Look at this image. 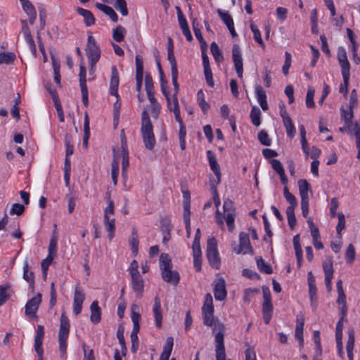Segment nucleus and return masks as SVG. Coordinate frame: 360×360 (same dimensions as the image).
Listing matches in <instances>:
<instances>
[{"label":"nucleus","mask_w":360,"mask_h":360,"mask_svg":"<svg viewBox=\"0 0 360 360\" xmlns=\"http://www.w3.org/2000/svg\"><path fill=\"white\" fill-rule=\"evenodd\" d=\"M141 131L143 141L146 149L152 150L155 145V139L153 131V125L148 112L144 110L141 114Z\"/></svg>","instance_id":"f257e3e1"},{"label":"nucleus","mask_w":360,"mask_h":360,"mask_svg":"<svg viewBox=\"0 0 360 360\" xmlns=\"http://www.w3.org/2000/svg\"><path fill=\"white\" fill-rule=\"evenodd\" d=\"M223 208L224 215H222L219 210L216 211V221L219 226H224L223 219L224 218L228 225L229 230L232 231L234 228L236 215L233 202L229 199L225 200L224 202Z\"/></svg>","instance_id":"f03ea898"},{"label":"nucleus","mask_w":360,"mask_h":360,"mask_svg":"<svg viewBox=\"0 0 360 360\" xmlns=\"http://www.w3.org/2000/svg\"><path fill=\"white\" fill-rule=\"evenodd\" d=\"M70 321L65 313H62L60 319V329L58 332L59 350L61 357L65 355L67 350V340L70 332Z\"/></svg>","instance_id":"7ed1b4c3"},{"label":"nucleus","mask_w":360,"mask_h":360,"mask_svg":"<svg viewBox=\"0 0 360 360\" xmlns=\"http://www.w3.org/2000/svg\"><path fill=\"white\" fill-rule=\"evenodd\" d=\"M206 256L210 266L219 269L221 266V259L217 250V240L214 237L210 238L207 242Z\"/></svg>","instance_id":"20e7f679"},{"label":"nucleus","mask_w":360,"mask_h":360,"mask_svg":"<svg viewBox=\"0 0 360 360\" xmlns=\"http://www.w3.org/2000/svg\"><path fill=\"white\" fill-rule=\"evenodd\" d=\"M231 247L236 254L242 253L245 255L253 253V249L250 245L249 235L244 232L240 233L239 235V244H237L236 242H233Z\"/></svg>","instance_id":"39448f33"},{"label":"nucleus","mask_w":360,"mask_h":360,"mask_svg":"<svg viewBox=\"0 0 360 360\" xmlns=\"http://www.w3.org/2000/svg\"><path fill=\"white\" fill-rule=\"evenodd\" d=\"M86 52L90 65H91V69H93V67L100 58L101 51L98 46L96 45L95 39L91 35L88 37Z\"/></svg>","instance_id":"423d86ee"},{"label":"nucleus","mask_w":360,"mask_h":360,"mask_svg":"<svg viewBox=\"0 0 360 360\" xmlns=\"http://www.w3.org/2000/svg\"><path fill=\"white\" fill-rule=\"evenodd\" d=\"M338 59L341 67V72L345 82V87L349 82L350 77V64L347 59L346 51L344 49H339L338 52Z\"/></svg>","instance_id":"0eeeda50"},{"label":"nucleus","mask_w":360,"mask_h":360,"mask_svg":"<svg viewBox=\"0 0 360 360\" xmlns=\"http://www.w3.org/2000/svg\"><path fill=\"white\" fill-rule=\"evenodd\" d=\"M207 157L209 159V163L211 167V169L214 172V174L216 176V179H210V184L212 187H214L217 185H218L221 181V171H220V167L218 164L216 157L210 151H207Z\"/></svg>","instance_id":"6e6552de"},{"label":"nucleus","mask_w":360,"mask_h":360,"mask_svg":"<svg viewBox=\"0 0 360 360\" xmlns=\"http://www.w3.org/2000/svg\"><path fill=\"white\" fill-rule=\"evenodd\" d=\"M41 302V295L38 293L35 297L30 299L25 304V314L30 318L37 317L36 313Z\"/></svg>","instance_id":"1a4fd4ad"},{"label":"nucleus","mask_w":360,"mask_h":360,"mask_svg":"<svg viewBox=\"0 0 360 360\" xmlns=\"http://www.w3.org/2000/svg\"><path fill=\"white\" fill-rule=\"evenodd\" d=\"M232 57L236 72L238 77L242 78L243 72V58L238 45H233V46Z\"/></svg>","instance_id":"9d476101"},{"label":"nucleus","mask_w":360,"mask_h":360,"mask_svg":"<svg viewBox=\"0 0 360 360\" xmlns=\"http://www.w3.org/2000/svg\"><path fill=\"white\" fill-rule=\"evenodd\" d=\"M84 299L85 295L84 292L79 286L77 285L75 289L73 302V311L76 316L81 313Z\"/></svg>","instance_id":"9b49d317"},{"label":"nucleus","mask_w":360,"mask_h":360,"mask_svg":"<svg viewBox=\"0 0 360 360\" xmlns=\"http://www.w3.org/2000/svg\"><path fill=\"white\" fill-rule=\"evenodd\" d=\"M263 319L264 322L266 324H269L270 322V291L268 286H263Z\"/></svg>","instance_id":"f8f14e48"},{"label":"nucleus","mask_w":360,"mask_h":360,"mask_svg":"<svg viewBox=\"0 0 360 360\" xmlns=\"http://www.w3.org/2000/svg\"><path fill=\"white\" fill-rule=\"evenodd\" d=\"M21 25H22V33L26 39V41L29 44L30 49L33 53V55H36L37 53V49L36 46L34 41V39L32 38L30 30L28 27L27 22L25 20H21Z\"/></svg>","instance_id":"ddd939ff"},{"label":"nucleus","mask_w":360,"mask_h":360,"mask_svg":"<svg viewBox=\"0 0 360 360\" xmlns=\"http://www.w3.org/2000/svg\"><path fill=\"white\" fill-rule=\"evenodd\" d=\"M226 295L225 280L223 278H219L217 279L214 288V298L217 300L222 301L226 298Z\"/></svg>","instance_id":"4468645a"},{"label":"nucleus","mask_w":360,"mask_h":360,"mask_svg":"<svg viewBox=\"0 0 360 360\" xmlns=\"http://www.w3.org/2000/svg\"><path fill=\"white\" fill-rule=\"evenodd\" d=\"M304 325V317L302 314H299L296 317L295 338L299 340V345L301 347L304 345L303 328Z\"/></svg>","instance_id":"2eb2a0df"},{"label":"nucleus","mask_w":360,"mask_h":360,"mask_svg":"<svg viewBox=\"0 0 360 360\" xmlns=\"http://www.w3.org/2000/svg\"><path fill=\"white\" fill-rule=\"evenodd\" d=\"M131 278L132 288L137 297H141L143 291V280L139 273L130 274Z\"/></svg>","instance_id":"dca6fc26"},{"label":"nucleus","mask_w":360,"mask_h":360,"mask_svg":"<svg viewBox=\"0 0 360 360\" xmlns=\"http://www.w3.org/2000/svg\"><path fill=\"white\" fill-rule=\"evenodd\" d=\"M225 326L224 325L219 321H216L214 323L213 330L217 331L215 335L216 348L224 347V333Z\"/></svg>","instance_id":"f3484780"},{"label":"nucleus","mask_w":360,"mask_h":360,"mask_svg":"<svg viewBox=\"0 0 360 360\" xmlns=\"http://www.w3.org/2000/svg\"><path fill=\"white\" fill-rule=\"evenodd\" d=\"M307 280H308L309 292V296H310V299H311V305L314 308H316V300H317V297H316L317 289H316V287L315 285L314 277L311 271L308 273Z\"/></svg>","instance_id":"a211bd4d"},{"label":"nucleus","mask_w":360,"mask_h":360,"mask_svg":"<svg viewBox=\"0 0 360 360\" xmlns=\"http://www.w3.org/2000/svg\"><path fill=\"white\" fill-rule=\"evenodd\" d=\"M111 71L112 74L110 78V91L111 95L117 98L119 96L117 93L119 86V74L115 66H112L111 68Z\"/></svg>","instance_id":"6ab92c4d"},{"label":"nucleus","mask_w":360,"mask_h":360,"mask_svg":"<svg viewBox=\"0 0 360 360\" xmlns=\"http://www.w3.org/2000/svg\"><path fill=\"white\" fill-rule=\"evenodd\" d=\"M162 278L164 281L176 285L179 281V274L176 271L168 269L161 271Z\"/></svg>","instance_id":"aec40b11"},{"label":"nucleus","mask_w":360,"mask_h":360,"mask_svg":"<svg viewBox=\"0 0 360 360\" xmlns=\"http://www.w3.org/2000/svg\"><path fill=\"white\" fill-rule=\"evenodd\" d=\"M153 311L154 314L155 325L158 328H160L162 326V315L161 311L160 300L158 296H155L154 298Z\"/></svg>","instance_id":"412c9836"},{"label":"nucleus","mask_w":360,"mask_h":360,"mask_svg":"<svg viewBox=\"0 0 360 360\" xmlns=\"http://www.w3.org/2000/svg\"><path fill=\"white\" fill-rule=\"evenodd\" d=\"M271 167L279 175L282 184H288V179L282 163L277 159H271Z\"/></svg>","instance_id":"4be33fe9"},{"label":"nucleus","mask_w":360,"mask_h":360,"mask_svg":"<svg viewBox=\"0 0 360 360\" xmlns=\"http://www.w3.org/2000/svg\"><path fill=\"white\" fill-rule=\"evenodd\" d=\"M139 307L136 304H133L131 307V321L133 322V329L131 333H138L140 330L139 321L141 319V314L136 311L139 310Z\"/></svg>","instance_id":"5701e85b"},{"label":"nucleus","mask_w":360,"mask_h":360,"mask_svg":"<svg viewBox=\"0 0 360 360\" xmlns=\"http://www.w3.org/2000/svg\"><path fill=\"white\" fill-rule=\"evenodd\" d=\"M255 94L258 103H259L262 109L264 111L269 109L268 103L266 101V94L265 91L259 85L255 86Z\"/></svg>","instance_id":"b1692460"},{"label":"nucleus","mask_w":360,"mask_h":360,"mask_svg":"<svg viewBox=\"0 0 360 360\" xmlns=\"http://www.w3.org/2000/svg\"><path fill=\"white\" fill-rule=\"evenodd\" d=\"M293 246L297 259V267L300 269L302 262V250L300 241V234H297L293 237Z\"/></svg>","instance_id":"393cba45"},{"label":"nucleus","mask_w":360,"mask_h":360,"mask_svg":"<svg viewBox=\"0 0 360 360\" xmlns=\"http://www.w3.org/2000/svg\"><path fill=\"white\" fill-rule=\"evenodd\" d=\"M91 316L90 320L94 323H98L101 321V309L98 306L97 301H94L90 307Z\"/></svg>","instance_id":"a878e982"},{"label":"nucleus","mask_w":360,"mask_h":360,"mask_svg":"<svg viewBox=\"0 0 360 360\" xmlns=\"http://www.w3.org/2000/svg\"><path fill=\"white\" fill-rule=\"evenodd\" d=\"M77 12L84 18V24L89 27L95 23V18L92 13L86 9L78 7L76 9Z\"/></svg>","instance_id":"bb28decb"},{"label":"nucleus","mask_w":360,"mask_h":360,"mask_svg":"<svg viewBox=\"0 0 360 360\" xmlns=\"http://www.w3.org/2000/svg\"><path fill=\"white\" fill-rule=\"evenodd\" d=\"M174 340L172 337H168L164 346L163 351L159 360H169L172 351Z\"/></svg>","instance_id":"cd10ccee"},{"label":"nucleus","mask_w":360,"mask_h":360,"mask_svg":"<svg viewBox=\"0 0 360 360\" xmlns=\"http://www.w3.org/2000/svg\"><path fill=\"white\" fill-rule=\"evenodd\" d=\"M96 8L103 12L105 15H108L110 18L115 22H117L118 16L115 11L110 6L97 3Z\"/></svg>","instance_id":"c85d7f7f"},{"label":"nucleus","mask_w":360,"mask_h":360,"mask_svg":"<svg viewBox=\"0 0 360 360\" xmlns=\"http://www.w3.org/2000/svg\"><path fill=\"white\" fill-rule=\"evenodd\" d=\"M183 207H184V221L188 224V219H190V207H191V201H190V195L186 194V193H184V202H183Z\"/></svg>","instance_id":"c756f323"},{"label":"nucleus","mask_w":360,"mask_h":360,"mask_svg":"<svg viewBox=\"0 0 360 360\" xmlns=\"http://www.w3.org/2000/svg\"><path fill=\"white\" fill-rule=\"evenodd\" d=\"M114 158L112 162L111 176L114 185L117 184V176L119 174V158L115 155V150H113Z\"/></svg>","instance_id":"7c9ffc66"},{"label":"nucleus","mask_w":360,"mask_h":360,"mask_svg":"<svg viewBox=\"0 0 360 360\" xmlns=\"http://www.w3.org/2000/svg\"><path fill=\"white\" fill-rule=\"evenodd\" d=\"M108 2L112 4L115 9L119 11L123 16L128 15L127 2L125 0H110Z\"/></svg>","instance_id":"2f4dec72"},{"label":"nucleus","mask_w":360,"mask_h":360,"mask_svg":"<svg viewBox=\"0 0 360 360\" xmlns=\"http://www.w3.org/2000/svg\"><path fill=\"white\" fill-rule=\"evenodd\" d=\"M298 185L301 199L309 198L310 184L308 181L306 179H300L298 181Z\"/></svg>","instance_id":"473e14b6"},{"label":"nucleus","mask_w":360,"mask_h":360,"mask_svg":"<svg viewBox=\"0 0 360 360\" xmlns=\"http://www.w3.org/2000/svg\"><path fill=\"white\" fill-rule=\"evenodd\" d=\"M103 223L105 224L106 230L108 231V236L111 240L114 236V232L115 231V218L104 217Z\"/></svg>","instance_id":"72a5a7b5"},{"label":"nucleus","mask_w":360,"mask_h":360,"mask_svg":"<svg viewBox=\"0 0 360 360\" xmlns=\"http://www.w3.org/2000/svg\"><path fill=\"white\" fill-rule=\"evenodd\" d=\"M160 268L161 271L172 269V260L169 255L165 253H162L160 256Z\"/></svg>","instance_id":"f704fd0d"},{"label":"nucleus","mask_w":360,"mask_h":360,"mask_svg":"<svg viewBox=\"0 0 360 360\" xmlns=\"http://www.w3.org/2000/svg\"><path fill=\"white\" fill-rule=\"evenodd\" d=\"M23 278L30 283V287L32 290H34V273L32 271H29V265L28 262H25L23 266Z\"/></svg>","instance_id":"c9c22d12"},{"label":"nucleus","mask_w":360,"mask_h":360,"mask_svg":"<svg viewBox=\"0 0 360 360\" xmlns=\"http://www.w3.org/2000/svg\"><path fill=\"white\" fill-rule=\"evenodd\" d=\"M84 137L82 140V144L84 148H87L88 146V141L90 137V128H89V120L87 113H85L84 115Z\"/></svg>","instance_id":"e433bc0d"},{"label":"nucleus","mask_w":360,"mask_h":360,"mask_svg":"<svg viewBox=\"0 0 360 360\" xmlns=\"http://www.w3.org/2000/svg\"><path fill=\"white\" fill-rule=\"evenodd\" d=\"M197 102L202 111L205 114L210 108V105L205 100V95L202 89L199 90L197 94Z\"/></svg>","instance_id":"4c0bfd02"},{"label":"nucleus","mask_w":360,"mask_h":360,"mask_svg":"<svg viewBox=\"0 0 360 360\" xmlns=\"http://www.w3.org/2000/svg\"><path fill=\"white\" fill-rule=\"evenodd\" d=\"M15 55L12 52H0V65L12 64L15 60Z\"/></svg>","instance_id":"58836bf2"},{"label":"nucleus","mask_w":360,"mask_h":360,"mask_svg":"<svg viewBox=\"0 0 360 360\" xmlns=\"http://www.w3.org/2000/svg\"><path fill=\"white\" fill-rule=\"evenodd\" d=\"M250 117L252 123L256 126L258 127L260 125V117H261V111L257 106H253L252 108Z\"/></svg>","instance_id":"ea45409f"},{"label":"nucleus","mask_w":360,"mask_h":360,"mask_svg":"<svg viewBox=\"0 0 360 360\" xmlns=\"http://www.w3.org/2000/svg\"><path fill=\"white\" fill-rule=\"evenodd\" d=\"M122 174H124L127 167L129 165V153L127 151L126 143H122Z\"/></svg>","instance_id":"a19ab883"},{"label":"nucleus","mask_w":360,"mask_h":360,"mask_svg":"<svg viewBox=\"0 0 360 360\" xmlns=\"http://www.w3.org/2000/svg\"><path fill=\"white\" fill-rule=\"evenodd\" d=\"M217 12L221 20L226 25L227 27L234 24L231 15L228 12H225L219 8L217 9Z\"/></svg>","instance_id":"79ce46f5"},{"label":"nucleus","mask_w":360,"mask_h":360,"mask_svg":"<svg viewBox=\"0 0 360 360\" xmlns=\"http://www.w3.org/2000/svg\"><path fill=\"white\" fill-rule=\"evenodd\" d=\"M126 30L121 25H118L112 32V38L117 42H121L124 40Z\"/></svg>","instance_id":"37998d69"},{"label":"nucleus","mask_w":360,"mask_h":360,"mask_svg":"<svg viewBox=\"0 0 360 360\" xmlns=\"http://www.w3.org/2000/svg\"><path fill=\"white\" fill-rule=\"evenodd\" d=\"M283 123L286 129L287 136L289 138L292 139L295 136L296 129L292 120L285 118V120H283Z\"/></svg>","instance_id":"c03bdc74"},{"label":"nucleus","mask_w":360,"mask_h":360,"mask_svg":"<svg viewBox=\"0 0 360 360\" xmlns=\"http://www.w3.org/2000/svg\"><path fill=\"white\" fill-rule=\"evenodd\" d=\"M129 243H130L132 252L134 254L136 255L138 252V250H139V241L137 231L135 229H134L132 231Z\"/></svg>","instance_id":"a18cd8bd"},{"label":"nucleus","mask_w":360,"mask_h":360,"mask_svg":"<svg viewBox=\"0 0 360 360\" xmlns=\"http://www.w3.org/2000/svg\"><path fill=\"white\" fill-rule=\"evenodd\" d=\"M202 311H214L213 300L210 293L205 295Z\"/></svg>","instance_id":"49530a36"},{"label":"nucleus","mask_w":360,"mask_h":360,"mask_svg":"<svg viewBox=\"0 0 360 360\" xmlns=\"http://www.w3.org/2000/svg\"><path fill=\"white\" fill-rule=\"evenodd\" d=\"M9 288V283L0 285V306L3 305L9 299L11 295L6 292Z\"/></svg>","instance_id":"de8ad7c7"},{"label":"nucleus","mask_w":360,"mask_h":360,"mask_svg":"<svg viewBox=\"0 0 360 360\" xmlns=\"http://www.w3.org/2000/svg\"><path fill=\"white\" fill-rule=\"evenodd\" d=\"M286 215L288 218V225L291 230H294L297 225V220L295 215V210L292 208L286 209Z\"/></svg>","instance_id":"09e8293b"},{"label":"nucleus","mask_w":360,"mask_h":360,"mask_svg":"<svg viewBox=\"0 0 360 360\" xmlns=\"http://www.w3.org/2000/svg\"><path fill=\"white\" fill-rule=\"evenodd\" d=\"M210 50L217 62H221L223 60L224 57L222 52L221 51L219 46L215 42H212L211 44Z\"/></svg>","instance_id":"8fccbe9b"},{"label":"nucleus","mask_w":360,"mask_h":360,"mask_svg":"<svg viewBox=\"0 0 360 360\" xmlns=\"http://www.w3.org/2000/svg\"><path fill=\"white\" fill-rule=\"evenodd\" d=\"M57 241L58 236L56 234V231H54L52 238L50 240L49 245V255L55 256L57 252Z\"/></svg>","instance_id":"3c124183"},{"label":"nucleus","mask_w":360,"mask_h":360,"mask_svg":"<svg viewBox=\"0 0 360 360\" xmlns=\"http://www.w3.org/2000/svg\"><path fill=\"white\" fill-rule=\"evenodd\" d=\"M117 337L119 340V343L121 346V350L123 356H125L127 354V347L125 345L124 334H123V328L122 326H120L118 328L117 332Z\"/></svg>","instance_id":"603ef678"},{"label":"nucleus","mask_w":360,"mask_h":360,"mask_svg":"<svg viewBox=\"0 0 360 360\" xmlns=\"http://www.w3.org/2000/svg\"><path fill=\"white\" fill-rule=\"evenodd\" d=\"M257 266L259 270L265 274H270V265L262 257H256Z\"/></svg>","instance_id":"864d4df0"},{"label":"nucleus","mask_w":360,"mask_h":360,"mask_svg":"<svg viewBox=\"0 0 360 360\" xmlns=\"http://www.w3.org/2000/svg\"><path fill=\"white\" fill-rule=\"evenodd\" d=\"M250 28L254 34V39L257 42L262 48H264V44L262 39L261 34L256 25L254 22L250 23Z\"/></svg>","instance_id":"5fc2aeb1"},{"label":"nucleus","mask_w":360,"mask_h":360,"mask_svg":"<svg viewBox=\"0 0 360 360\" xmlns=\"http://www.w3.org/2000/svg\"><path fill=\"white\" fill-rule=\"evenodd\" d=\"M323 269L325 274V276H333L334 269L333 266V260L328 259L323 262Z\"/></svg>","instance_id":"6e6d98bb"},{"label":"nucleus","mask_w":360,"mask_h":360,"mask_svg":"<svg viewBox=\"0 0 360 360\" xmlns=\"http://www.w3.org/2000/svg\"><path fill=\"white\" fill-rule=\"evenodd\" d=\"M168 108L170 111H172L174 114L175 119L179 124L184 123L180 116V110L178 103V99L174 98V108H172V104L167 105Z\"/></svg>","instance_id":"4d7b16f0"},{"label":"nucleus","mask_w":360,"mask_h":360,"mask_svg":"<svg viewBox=\"0 0 360 360\" xmlns=\"http://www.w3.org/2000/svg\"><path fill=\"white\" fill-rule=\"evenodd\" d=\"M356 252L352 244H349L345 252V259L348 264H352L355 259Z\"/></svg>","instance_id":"13d9d810"},{"label":"nucleus","mask_w":360,"mask_h":360,"mask_svg":"<svg viewBox=\"0 0 360 360\" xmlns=\"http://www.w3.org/2000/svg\"><path fill=\"white\" fill-rule=\"evenodd\" d=\"M353 110H350L349 108V110L347 111L345 109H341V117L345 121V124H349V127L351 128L352 125V120L353 118Z\"/></svg>","instance_id":"bf43d9fd"},{"label":"nucleus","mask_w":360,"mask_h":360,"mask_svg":"<svg viewBox=\"0 0 360 360\" xmlns=\"http://www.w3.org/2000/svg\"><path fill=\"white\" fill-rule=\"evenodd\" d=\"M54 256L48 255L47 257L42 260L41 267L43 273V277L45 279L47 275V271L49 265L51 264Z\"/></svg>","instance_id":"052dcab7"},{"label":"nucleus","mask_w":360,"mask_h":360,"mask_svg":"<svg viewBox=\"0 0 360 360\" xmlns=\"http://www.w3.org/2000/svg\"><path fill=\"white\" fill-rule=\"evenodd\" d=\"M354 340V331L352 329L349 330L348 332V339L346 345L347 353L353 352Z\"/></svg>","instance_id":"680f3d73"},{"label":"nucleus","mask_w":360,"mask_h":360,"mask_svg":"<svg viewBox=\"0 0 360 360\" xmlns=\"http://www.w3.org/2000/svg\"><path fill=\"white\" fill-rule=\"evenodd\" d=\"M338 223L336 226V231L337 233L340 236V238H341V232L345 228V217L343 213L340 212L338 214Z\"/></svg>","instance_id":"e2e57ef3"},{"label":"nucleus","mask_w":360,"mask_h":360,"mask_svg":"<svg viewBox=\"0 0 360 360\" xmlns=\"http://www.w3.org/2000/svg\"><path fill=\"white\" fill-rule=\"evenodd\" d=\"M23 11L27 13V15H30L34 13H36V10L33 6V4L29 0H20Z\"/></svg>","instance_id":"0e129e2a"},{"label":"nucleus","mask_w":360,"mask_h":360,"mask_svg":"<svg viewBox=\"0 0 360 360\" xmlns=\"http://www.w3.org/2000/svg\"><path fill=\"white\" fill-rule=\"evenodd\" d=\"M65 147H66L65 157L69 158L70 155H72L73 154V151H74L73 145L72 143L71 136L67 134L65 136Z\"/></svg>","instance_id":"69168bd1"},{"label":"nucleus","mask_w":360,"mask_h":360,"mask_svg":"<svg viewBox=\"0 0 360 360\" xmlns=\"http://www.w3.org/2000/svg\"><path fill=\"white\" fill-rule=\"evenodd\" d=\"M315 91L314 89H309L306 96V105L307 108H314L315 103L314 101Z\"/></svg>","instance_id":"338daca9"},{"label":"nucleus","mask_w":360,"mask_h":360,"mask_svg":"<svg viewBox=\"0 0 360 360\" xmlns=\"http://www.w3.org/2000/svg\"><path fill=\"white\" fill-rule=\"evenodd\" d=\"M42 340L34 338V349L38 355L39 360H43Z\"/></svg>","instance_id":"774afa93"}]
</instances>
